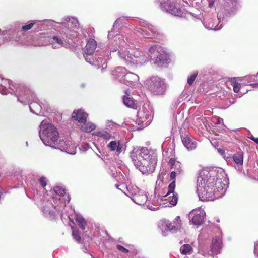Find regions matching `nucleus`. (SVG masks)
I'll return each mask as SVG.
<instances>
[{
	"instance_id": "15",
	"label": "nucleus",
	"mask_w": 258,
	"mask_h": 258,
	"mask_svg": "<svg viewBox=\"0 0 258 258\" xmlns=\"http://www.w3.org/2000/svg\"><path fill=\"white\" fill-rule=\"evenodd\" d=\"M88 114L82 109L74 110L72 113V118L81 123H85Z\"/></svg>"
},
{
	"instance_id": "9",
	"label": "nucleus",
	"mask_w": 258,
	"mask_h": 258,
	"mask_svg": "<svg viewBox=\"0 0 258 258\" xmlns=\"http://www.w3.org/2000/svg\"><path fill=\"white\" fill-rule=\"evenodd\" d=\"M139 32L145 38L157 40L163 39V35L157 29L151 27H143L139 28Z\"/></svg>"
},
{
	"instance_id": "39",
	"label": "nucleus",
	"mask_w": 258,
	"mask_h": 258,
	"mask_svg": "<svg viewBox=\"0 0 258 258\" xmlns=\"http://www.w3.org/2000/svg\"><path fill=\"white\" fill-rule=\"evenodd\" d=\"M52 39L54 40L60 46H62V45L63 44V41L60 38H58L57 36H53L52 37Z\"/></svg>"
},
{
	"instance_id": "32",
	"label": "nucleus",
	"mask_w": 258,
	"mask_h": 258,
	"mask_svg": "<svg viewBox=\"0 0 258 258\" xmlns=\"http://www.w3.org/2000/svg\"><path fill=\"white\" fill-rule=\"evenodd\" d=\"M172 194V199L171 200L169 201L170 204L173 206H175L177 204L178 201V195L177 194L174 193V191ZM171 194V193L170 194Z\"/></svg>"
},
{
	"instance_id": "25",
	"label": "nucleus",
	"mask_w": 258,
	"mask_h": 258,
	"mask_svg": "<svg viewBox=\"0 0 258 258\" xmlns=\"http://www.w3.org/2000/svg\"><path fill=\"white\" fill-rule=\"evenodd\" d=\"M76 221L80 228L84 231L85 229V227L87 224L85 218L81 216H77L76 218Z\"/></svg>"
},
{
	"instance_id": "36",
	"label": "nucleus",
	"mask_w": 258,
	"mask_h": 258,
	"mask_svg": "<svg viewBox=\"0 0 258 258\" xmlns=\"http://www.w3.org/2000/svg\"><path fill=\"white\" fill-rule=\"evenodd\" d=\"M34 25V23L31 22L27 25L23 26L22 27V29L23 31L26 32V31H28L29 30L31 29L33 27Z\"/></svg>"
},
{
	"instance_id": "41",
	"label": "nucleus",
	"mask_w": 258,
	"mask_h": 258,
	"mask_svg": "<svg viewBox=\"0 0 258 258\" xmlns=\"http://www.w3.org/2000/svg\"><path fill=\"white\" fill-rule=\"evenodd\" d=\"M7 88L5 87H3L2 89H0V92L2 94H7V92H6Z\"/></svg>"
},
{
	"instance_id": "27",
	"label": "nucleus",
	"mask_w": 258,
	"mask_h": 258,
	"mask_svg": "<svg viewBox=\"0 0 258 258\" xmlns=\"http://www.w3.org/2000/svg\"><path fill=\"white\" fill-rule=\"evenodd\" d=\"M93 135L101 137L104 139H109L111 138V135L105 131H101L96 132Z\"/></svg>"
},
{
	"instance_id": "2",
	"label": "nucleus",
	"mask_w": 258,
	"mask_h": 258,
	"mask_svg": "<svg viewBox=\"0 0 258 258\" xmlns=\"http://www.w3.org/2000/svg\"><path fill=\"white\" fill-rule=\"evenodd\" d=\"M130 157L135 166L143 174L155 171L157 159L150 154L146 148L134 149L130 153Z\"/></svg>"
},
{
	"instance_id": "35",
	"label": "nucleus",
	"mask_w": 258,
	"mask_h": 258,
	"mask_svg": "<svg viewBox=\"0 0 258 258\" xmlns=\"http://www.w3.org/2000/svg\"><path fill=\"white\" fill-rule=\"evenodd\" d=\"M175 223H174L173 222L167 223L166 224L167 229L168 230L171 231L174 229H179L178 227H176V226L175 225Z\"/></svg>"
},
{
	"instance_id": "42",
	"label": "nucleus",
	"mask_w": 258,
	"mask_h": 258,
	"mask_svg": "<svg viewBox=\"0 0 258 258\" xmlns=\"http://www.w3.org/2000/svg\"><path fill=\"white\" fill-rule=\"evenodd\" d=\"M249 138L258 144V138H255L253 136H251Z\"/></svg>"
},
{
	"instance_id": "17",
	"label": "nucleus",
	"mask_w": 258,
	"mask_h": 258,
	"mask_svg": "<svg viewBox=\"0 0 258 258\" xmlns=\"http://www.w3.org/2000/svg\"><path fill=\"white\" fill-rule=\"evenodd\" d=\"M96 48V42L94 39H90L88 40L84 48V51L87 55H92Z\"/></svg>"
},
{
	"instance_id": "12",
	"label": "nucleus",
	"mask_w": 258,
	"mask_h": 258,
	"mask_svg": "<svg viewBox=\"0 0 258 258\" xmlns=\"http://www.w3.org/2000/svg\"><path fill=\"white\" fill-rule=\"evenodd\" d=\"M182 142L184 146L188 150H192L196 149L197 143L195 139L189 135H185L181 137Z\"/></svg>"
},
{
	"instance_id": "26",
	"label": "nucleus",
	"mask_w": 258,
	"mask_h": 258,
	"mask_svg": "<svg viewBox=\"0 0 258 258\" xmlns=\"http://www.w3.org/2000/svg\"><path fill=\"white\" fill-rule=\"evenodd\" d=\"M84 124L82 125L81 129L82 131L86 132H90L95 128V125L93 123L89 122L87 123H83Z\"/></svg>"
},
{
	"instance_id": "50",
	"label": "nucleus",
	"mask_w": 258,
	"mask_h": 258,
	"mask_svg": "<svg viewBox=\"0 0 258 258\" xmlns=\"http://www.w3.org/2000/svg\"><path fill=\"white\" fill-rule=\"evenodd\" d=\"M52 47H53L54 48H55L56 47V46H54V44H52Z\"/></svg>"
},
{
	"instance_id": "14",
	"label": "nucleus",
	"mask_w": 258,
	"mask_h": 258,
	"mask_svg": "<svg viewBox=\"0 0 258 258\" xmlns=\"http://www.w3.org/2000/svg\"><path fill=\"white\" fill-rule=\"evenodd\" d=\"M222 247V239L220 237L216 236L212 240L211 244L212 255H217L220 253Z\"/></svg>"
},
{
	"instance_id": "3",
	"label": "nucleus",
	"mask_w": 258,
	"mask_h": 258,
	"mask_svg": "<svg viewBox=\"0 0 258 258\" xmlns=\"http://www.w3.org/2000/svg\"><path fill=\"white\" fill-rule=\"evenodd\" d=\"M145 86L152 94L155 95H163L167 89L164 79L158 76H151L145 81Z\"/></svg>"
},
{
	"instance_id": "31",
	"label": "nucleus",
	"mask_w": 258,
	"mask_h": 258,
	"mask_svg": "<svg viewBox=\"0 0 258 258\" xmlns=\"http://www.w3.org/2000/svg\"><path fill=\"white\" fill-rule=\"evenodd\" d=\"M73 229L72 231V235L75 239H76L78 242H80L81 241V237L80 236L79 231L76 230L73 227H72Z\"/></svg>"
},
{
	"instance_id": "38",
	"label": "nucleus",
	"mask_w": 258,
	"mask_h": 258,
	"mask_svg": "<svg viewBox=\"0 0 258 258\" xmlns=\"http://www.w3.org/2000/svg\"><path fill=\"white\" fill-rule=\"evenodd\" d=\"M116 248L118 250H119L124 253H127L129 252V250L128 249H127L126 248H125V247H124L123 246H122L121 245H119V244L117 245Z\"/></svg>"
},
{
	"instance_id": "21",
	"label": "nucleus",
	"mask_w": 258,
	"mask_h": 258,
	"mask_svg": "<svg viewBox=\"0 0 258 258\" xmlns=\"http://www.w3.org/2000/svg\"><path fill=\"white\" fill-rule=\"evenodd\" d=\"M239 78H228L229 81H230L231 83V85L233 88V91L235 93H238L240 91V89L241 88L240 83L237 81V80H239Z\"/></svg>"
},
{
	"instance_id": "43",
	"label": "nucleus",
	"mask_w": 258,
	"mask_h": 258,
	"mask_svg": "<svg viewBox=\"0 0 258 258\" xmlns=\"http://www.w3.org/2000/svg\"><path fill=\"white\" fill-rule=\"evenodd\" d=\"M218 152L222 156L225 155V151L223 149H218Z\"/></svg>"
},
{
	"instance_id": "1",
	"label": "nucleus",
	"mask_w": 258,
	"mask_h": 258,
	"mask_svg": "<svg viewBox=\"0 0 258 258\" xmlns=\"http://www.w3.org/2000/svg\"><path fill=\"white\" fill-rule=\"evenodd\" d=\"M197 191L202 200H212L221 197L227 189V184L221 179L216 178L213 173L203 170L197 180Z\"/></svg>"
},
{
	"instance_id": "49",
	"label": "nucleus",
	"mask_w": 258,
	"mask_h": 258,
	"mask_svg": "<svg viewBox=\"0 0 258 258\" xmlns=\"http://www.w3.org/2000/svg\"><path fill=\"white\" fill-rule=\"evenodd\" d=\"M70 21H69L68 22V27L70 26Z\"/></svg>"
},
{
	"instance_id": "23",
	"label": "nucleus",
	"mask_w": 258,
	"mask_h": 258,
	"mask_svg": "<svg viewBox=\"0 0 258 258\" xmlns=\"http://www.w3.org/2000/svg\"><path fill=\"white\" fill-rule=\"evenodd\" d=\"M147 199V197L144 194H137L134 197V200L137 204L144 205Z\"/></svg>"
},
{
	"instance_id": "10",
	"label": "nucleus",
	"mask_w": 258,
	"mask_h": 258,
	"mask_svg": "<svg viewBox=\"0 0 258 258\" xmlns=\"http://www.w3.org/2000/svg\"><path fill=\"white\" fill-rule=\"evenodd\" d=\"M137 117L138 122L139 123H142L143 126L149 125L152 119L151 112L144 107L138 111Z\"/></svg>"
},
{
	"instance_id": "45",
	"label": "nucleus",
	"mask_w": 258,
	"mask_h": 258,
	"mask_svg": "<svg viewBox=\"0 0 258 258\" xmlns=\"http://www.w3.org/2000/svg\"><path fill=\"white\" fill-rule=\"evenodd\" d=\"M214 3V1L213 0L210 1L209 3V7L210 8H212V7L213 6Z\"/></svg>"
},
{
	"instance_id": "47",
	"label": "nucleus",
	"mask_w": 258,
	"mask_h": 258,
	"mask_svg": "<svg viewBox=\"0 0 258 258\" xmlns=\"http://www.w3.org/2000/svg\"><path fill=\"white\" fill-rule=\"evenodd\" d=\"M254 252L258 257V249L256 247L254 248Z\"/></svg>"
},
{
	"instance_id": "7",
	"label": "nucleus",
	"mask_w": 258,
	"mask_h": 258,
	"mask_svg": "<svg viewBox=\"0 0 258 258\" xmlns=\"http://www.w3.org/2000/svg\"><path fill=\"white\" fill-rule=\"evenodd\" d=\"M161 7L163 10L176 17H185L187 11L185 9H182L174 1L168 0L161 3Z\"/></svg>"
},
{
	"instance_id": "5",
	"label": "nucleus",
	"mask_w": 258,
	"mask_h": 258,
	"mask_svg": "<svg viewBox=\"0 0 258 258\" xmlns=\"http://www.w3.org/2000/svg\"><path fill=\"white\" fill-rule=\"evenodd\" d=\"M149 56L154 63L159 67H162L169 60V56L164 49L158 45H154L149 49Z\"/></svg>"
},
{
	"instance_id": "13",
	"label": "nucleus",
	"mask_w": 258,
	"mask_h": 258,
	"mask_svg": "<svg viewBox=\"0 0 258 258\" xmlns=\"http://www.w3.org/2000/svg\"><path fill=\"white\" fill-rule=\"evenodd\" d=\"M192 222L195 225H201L204 222L205 218V213L200 210H193L191 213Z\"/></svg>"
},
{
	"instance_id": "24",
	"label": "nucleus",
	"mask_w": 258,
	"mask_h": 258,
	"mask_svg": "<svg viewBox=\"0 0 258 258\" xmlns=\"http://www.w3.org/2000/svg\"><path fill=\"white\" fill-rule=\"evenodd\" d=\"M232 158L237 165L242 166L243 163V153H237L233 155Z\"/></svg>"
},
{
	"instance_id": "19",
	"label": "nucleus",
	"mask_w": 258,
	"mask_h": 258,
	"mask_svg": "<svg viewBox=\"0 0 258 258\" xmlns=\"http://www.w3.org/2000/svg\"><path fill=\"white\" fill-rule=\"evenodd\" d=\"M56 146L55 147H53L55 148H59L61 150L68 151L70 148L71 143L70 141H67L64 140H59L58 142V140L56 142Z\"/></svg>"
},
{
	"instance_id": "48",
	"label": "nucleus",
	"mask_w": 258,
	"mask_h": 258,
	"mask_svg": "<svg viewBox=\"0 0 258 258\" xmlns=\"http://www.w3.org/2000/svg\"><path fill=\"white\" fill-rule=\"evenodd\" d=\"M250 85L253 87H258V83L251 84Z\"/></svg>"
},
{
	"instance_id": "34",
	"label": "nucleus",
	"mask_w": 258,
	"mask_h": 258,
	"mask_svg": "<svg viewBox=\"0 0 258 258\" xmlns=\"http://www.w3.org/2000/svg\"><path fill=\"white\" fill-rule=\"evenodd\" d=\"M173 222L175 224V225L176 226V227H178L179 229L181 227V226H182V222H181V220L180 219V216H177L175 219H174V221H173Z\"/></svg>"
},
{
	"instance_id": "20",
	"label": "nucleus",
	"mask_w": 258,
	"mask_h": 258,
	"mask_svg": "<svg viewBox=\"0 0 258 258\" xmlns=\"http://www.w3.org/2000/svg\"><path fill=\"white\" fill-rule=\"evenodd\" d=\"M123 103L126 106L134 109H137V105L132 98L128 96H124L123 98Z\"/></svg>"
},
{
	"instance_id": "22",
	"label": "nucleus",
	"mask_w": 258,
	"mask_h": 258,
	"mask_svg": "<svg viewBox=\"0 0 258 258\" xmlns=\"http://www.w3.org/2000/svg\"><path fill=\"white\" fill-rule=\"evenodd\" d=\"M119 55L120 57L123 59L126 63L131 64L132 54L128 51L125 50H121L119 52Z\"/></svg>"
},
{
	"instance_id": "16",
	"label": "nucleus",
	"mask_w": 258,
	"mask_h": 258,
	"mask_svg": "<svg viewBox=\"0 0 258 258\" xmlns=\"http://www.w3.org/2000/svg\"><path fill=\"white\" fill-rule=\"evenodd\" d=\"M139 77L132 72L127 73L122 78V81L128 86L132 85L139 80Z\"/></svg>"
},
{
	"instance_id": "11",
	"label": "nucleus",
	"mask_w": 258,
	"mask_h": 258,
	"mask_svg": "<svg viewBox=\"0 0 258 258\" xmlns=\"http://www.w3.org/2000/svg\"><path fill=\"white\" fill-rule=\"evenodd\" d=\"M131 64L142 65L147 60L146 56L138 50H135L133 53H131Z\"/></svg>"
},
{
	"instance_id": "6",
	"label": "nucleus",
	"mask_w": 258,
	"mask_h": 258,
	"mask_svg": "<svg viewBox=\"0 0 258 258\" xmlns=\"http://www.w3.org/2000/svg\"><path fill=\"white\" fill-rule=\"evenodd\" d=\"M168 165L170 167V169L172 170L170 175V180L172 181V182L168 185V191L164 196V197L169 196L174 191L176 176H180L183 173V169L181 163L176 161L175 159L171 158L168 162Z\"/></svg>"
},
{
	"instance_id": "40",
	"label": "nucleus",
	"mask_w": 258,
	"mask_h": 258,
	"mask_svg": "<svg viewBox=\"0 0 258 258\" xmlns=\"http://www.w3.org/2000/svg\"><path fill=\"white\" fill-rule=\"evenodd\" d=\"M239 0H227V3H230L232 6H235Z\"/></svg>"
},
{
	"instance_id": "4",
	"label": "nucleus",
	"mask_w": 258,
	"mask_h": 258,
	"mask_svg": "<svg viewBox=\"0 0 258 258\" xmlns=\"http://www.w3.org/2000/svg\"><path fill=\"white\" fill-rule=\"evenodd\" d=\"M42 128V132L40 133V137L44 144L52 147H55L56 142L59 138V133L56 128L49 123L44 124Z\"/></svg>"
},
{
	"instance_id": "30",
	"label": "nucleus",
	"mask_w": 258,
	"mask_h": 258,
	"mask_svg": "<svg viewBox=\"0 0 258 258\" xmlns=\"http://www.w3.org/2000/svg\"><path fill=\"white\" fill-rule=\"evenodd\" d=\"M29 108L31 112H35L33 109H36L37 110H39L41 109V106L37 102H31L29 103Z\"/></svg>"
},
{
	"instance_id": "18",
	"label": "nucleus",
	"mask_w": 258,
	"mask_h": 258,
	"mask_svg": "<svg viewBox=\"0 0 258 258\" xmlns=\"http://www.w3.org/2000/svg\"><path fill=\"white\" fill-rule=\"evenodd\" d=\"M108 148L110 151H116L117 153H120L121 152L122 145L120 142L116 141H111L107 145Z\"/></svg>"
},
{
	"instance_id": "51",
	"label": "nucleus",
	"mask_w": 258,
	"mask_h": 258,
	"mask_svg": "<svg viewBox=\"0 0 258 258\" xmlns=\"http://www.w3.org/2000/svg\"><path fill=\"white\" fill-rule=\"evenodd\" d=\"M256 77H258V73L256 74Z\"/></svg>"
},
{
	"instance_id": "44",
	"label": "nucleus",
	"mask_w": 258,
	"mask_h": 258,
	"mask_svg": "<svg viewBox=\"0 0 258 258\" xmlns=\"http://www.w3.org/2000/svg\"><path fill=\"white\" fill-rule=\"evenodd\" d=\"M221 121H223V119L219 117H217V123L216 124H220Z\"/></svg>"
},
{
	"instance_id": "28",
	"label": "nucleus",
	"mask_w": 258,
	"mask_h": 258,
	"mask_svg": "<svg viewBox=\"0 0 258 258\" xmlns=\"http://www.w3.org/2000/svg\"><path fill=\"white\" fill-rule=\"evenodd\" d=\"M192 250V248L189 244H188L183 245L180 248L181 253L183 254L190 253Z\"/></svg>"
},
{
	"instance_id": "29",
	"label": "nucleus",
	"mask_w": 258,
	"mask_h": 258,
	"mask_svg": "<svg viewBox=\"0 0 258 258\" xmlns=\"http://www.w3.org/2000/svg\"><path fill=\"white\" fill-rule=\"evenodd\" d=\"M55 192L60 197H63L66 194V190L62 187L56 186L54 188Z\"/></svg>"
},
{
	"instance_id": "46",
	"label": "nucleus",
	"mask_w": 258,
	"mask_h": 258,
	"mask_svg": "<svg viewBox=\"0 0 258 258\" xmlns=\"http://www.w3.org/2000/svg\"><path fill=\"white\" fill-rule=\"evenodd\" d=\"M49 214H50V217H52V218H53L54 217V216H55V215H54V213L53 212H49Z\"/></svg>"
},
{
	"instance_id": "8",
	"label": "nucleus",
	"mask_w": 258,
	"mask_h": 258,
	"mask_svg": "<svg viewBox=\"0 0 258 258\" xmlns=\"http://www.w3.org/2000/svg\"><path fill=\"white\" fill-rule=\"evenodd\" d=\"M16 91L11 89L12 92L10 93L12 94L15 93V95L17 97V100L21 103H29L33 100L34 94L27 87L22 85H17L15 87Z\"/></svg>"
},
{
	"instance_id": "37",
	"label": "nucleus",
	"mask_w": 258,
	"mask_h": 258,
	"mask_svg": "<svg viewBox=\"0 0 258 258\" xmlns=\"http://www.w3.org/2000/svg\"><path fill=\"white\" fill-rule=\"evenodd\" d=\"M40 185L43 187H45L47 185V180L44 177H41L39 180Z\"/></svg>"
},
{
	"instance_id": "33",
	"label": "nucleus",
	"mask_w": 258,
	"mask_h": 258,
	"mask_svg": "<svg viewBox=\"0 0 258 258\" xmlns=\"http://www.w3.org/2000/svg\"><path fill=\"white\" fill-rule=\"evenodd\" d=\"M197 75H198V72H196L188 78L187 83L189 85H191L193 84Z\"/></svg>"
}]
</instances>
